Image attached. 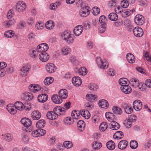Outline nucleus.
<instances>
[{
	"label": "nucleus",
	"instance_id": "23",
	"mask_svg": "<svg viewBox=\"0 0 151 151\" xmlns=\"http://www.w3.org/2000/svg\"><path fill=\"white\" fill-rule=\"evenodd\" d=\"M105 116L106 118L109 122L114 120V119H116V116L114 114L110 112H107L105 114Z\"/></svg>",
	"mask_w": 151,
	"mask_h": 151
},
{
	"label": "nucleus",
	"instance_id": "54",
	"mask_svg": "<svg viewBox=\"0 0 151 151\" xmlns=\"http://www.w3.org/2000/svg\"><path fill=\"white\" fill-rule=\"evenodd\" d=\"M121 5L122 7L126 8L129 6V4L127 0H123L121 2Z\"/></svg>",
	"mask_w": 151,
	"mask_h": 151
},
{
	"label": "nucleus",
	"instance_id": "20",
	"mask_svg": "<svg viewBox=\"0 0 151 151\" xmlns=\"http://www.w3.org/2000/svg\"><path fill=\"white\" fill-rule=\"evenodd\" d=\"M128 144V142L126 140H122L119 143L118 145V148L120 150H124L125 149Z\"/></svg>",
	"mask_w": 151,
	"mask_h": 151
},
{
	"label": "nucleus",
	"instance_id": "14",
	"mask_svg": "<svg viewBox=\"0 0 151 151\" xmlns=\"http://www.w3.org/2000/svg\"><path fill=\"white\" fill-rule=\"evenodd\" d=\"M73 83L76 86H78L82 83V81L81 79L78 76L74 77L72 80Z\"/></svg>",
	"mask_w": 151,
	"mask_h": 151
},
{
	"label": "nucleus",
	"instance_id": "39",
	"mask_svg": "<svg viewBox=\"0 0 151 151\" xmlns=\"http://www.w3.org/2000/svg\"><path fill=\"white\" fill-rule=\"evenodd\" d=\"M108 18L111 21H115L117 20L118 16L117 14L114 13H111L108 15Z\"/></svg>",
	"mask_w": 151,
	"mask_h": 151
},
{
	"label": "nucleus",
	"instance_id": "15",
	"mask_svg": "<svg viewBox=\"0 0 151 151\" xmlns=\"http://www.w3.org/2000/svg\"><path fill=\"white\" fill-rule=\"evenodd\" d=\"M109 127L112 130H116L120 128V125L117 122L113 120L109 124Z\"/></svg>",
	"mask_w": 151,
	"mask_h": 151
},
{
	"label": "nucleus",
	"instance_id": "10",
	"mask_svg": "<svg viewBox=\"0 0 151 151\" xmlns=\"http://www.w3.org/2000/svg\"><path fill=\"white\" fill-rule=\"evenodd\" d=\"M48 45L46 43H42L40 44L37 47V50L40 52H45L48 49Z\"/></svg>",
	"mask_w": 151,
	"mask_h": 151
},
{
	"label": "nucleus",
	"instance_id": "34",
	"mask_svg": "<svg viewBox=\"0 0 151 151\" xmlns=\"http://www.w3.org/2000/svg\"><path fill=\"white\" fill-rule=\"evenodd\" d=\"M24 104L20 101L16 102L14 104L15 107L20 111L23 110Z\"/></svg>",
	"mask_w": 151,
	"mask_h": 151
},
{
	"label": "nucleus",
	"instance_id": "56",
	"mask_svg": "<svg viewBox=\"0 0 151 151\" xmlns=\"http://www.w3.org/2000/svg\"><path fill=\"white\" fill-rule=\"evenodd\" d=\"M69 48L66 47H64L62 49V54L63 55H67L69 52Z\"/></svg>",
	"mask_w": 151,
	"mask_h": 151
},
{
	"label": "nucleus",
	"instance_id": "33",
	"mask_svg": "<svg viewBox=\"0 0 151 151\" xmlns=\"http://www.w3.org/2000/svg\"><path fill=\"white\" fill-rule=\"evenodd\" d=\"M97 97L96 95L93 94H87L86 96V100L90 102L93 101Z\"/></svg>",
	"mask_w": 151,
	"mask_h": 151
},
{
	"label": "nucleus",
	"instance_id": "63",
	"mask_svg": "<svg viewBox=\"0 0 151 151\" xmlns=\"http://www.w3.org/2000/svg\"><path fill=\"white\" fill-rule=\"evenodd\" d=\"M132 119H129L127 120L125 126L128 128L130 127L132 125Z\"/></svg>",
	"mask_w": 151,
	"mask_h": 151
},
{
	"label": "nucleus",
	"instance_id": "51",
	"mask_svg": "<svg viewBox=\"0 0 151 151\" xmlns=\"http://www.w3.org/2000/svg\"><path fill=\"white\" fill-rule=\"evenodd\" d=\"M87 72L86 69L84 67L80 68L78 70V73L80 75H86Z\"/></svg>",
	"mask_w": 151,
	"mask_h": 151
},
{
	"label": "nucleus",
	"instance_id": "42",
	"mask_svg": "<svg viewBox=\"0 0 151 151\" xmlns=\"http://www.w3.org/2000/svg\"><path fill=\"white\" fill-rule=\"evenodd\" d=\"M64 121L65 124L70 125L73 123V119L71 117H67L64 119Z\"/></svg>",
	"mask_w": 151,
	"mask_h": 151
},
{
	"label": "nucleus",
	"instance_id": "6",
	"mask_svg": "<svg viewBox=\"0 0 151 151\" xmlns=\"http://www.w3.org/2000/svg\"><path fill=\"white\" fill-rule=\"evenodd\" d=\"M134 22L138 25H141L145 23V19L144 17L140 14L136 16L134 18Z\"/></svg>",
	"mask_w": 151,
	"mask_h": 151
},
{
	"label": "nucleus",
	"instance_id": "37",
	"mask_svg": "<svg viewBox=\"0 0 151 151\" xmlns=\"http://www.w3.org/2000/svg\"><path fill=\"white\" fill-rule=\"evenodd\" d=\"M113 112L116 114L120 115L122 113V110L121 108L117 106H114L112 108Z\"/></svg>",
	"mask_w": 151,
	"mask_h": 151
},
{
	"label": "nucleus",
	"instance_id": "50",
	"mask_svg": "<svg viewBox=\"0 0 151 151\" xmlns=\"http://www.w3.org/2000/svg\"><path fill=\"white\" fill-rule=\"evenodd\" d=\"M78 113L76 111H72L71 113V116L73 117V118L75 119H78L79 118L80 116L79 112L78 111Z\"/></svg>",
	"mask_w": 151,
	"mask_h": 151
},
{
	"label": "nucleus",
	"instance_id": "24",
	"mask_svg": "<svg viewBox=\"0 0 151 151\" xmlns=\"http://www.w3.org/2000/svg\"><path fill=\"white\" fill-rule=\"evenodd\" d=\"M123 107L124 108L125 112L128 114H130L133 112V109L132 107L128 106L126 104H124L122 105Z\"/></svg>",
	"mask_w": 151,
	"mask_h": 151
},
{
	"label": "nucleus",
	"instance_id": "45",
	"mask_svg": "<svg viewBox=\"0 0 151 151\" xmlns=\"http://www.w3.org/2000/svg\"><path fill=\"white\" fill-rule=\"evenodd\" d=\"M14 35V32L12 30H9L6 32L4 35L6 37L8 38H11L13 37Z\"/></svg>",
	"mask_w": 151,
	"mask_h": 151
},
{
	"label": "nucleus",
	"instance_id": "48",
	"mask_svg": "<svg viewBox=\"0 0 151 151\" xmlns=\"http://www.w3.org/2000/svg\"><path fill=\"white\" fill-rule=\"evenodd\" d=\"M130 147L133 149L136 148L138 146V143L135 140L131 141L130 142Z\"/></svg>",
	"mask_w": 151,
	"mask_h": 151
},
{
	"label": "nucleus",
	"instance_id": "30",
	"mask_svg": "<svg viewBox=\"0 0 151 151\" xmlns=\"http://www.w3.org/2000/svg\"><path fill=\"white\" fill-rule=\"evenodd\" d=\"M123 137V133L121 131H117L114 134L113 136V137L115 139H120Z\"/></svg>",
	"mask_w": 151,
	"mask_h": 151
},
{
	"label": "nucleus",
	"instance_id": "17",
	"mask_svg": "<svg viewBox=\"0 0 151 151\" xmlns=\"http://www.w3.org/2000/svg\"><path fill=\"white\" fill-rule=\"evenodd\" d=\"M83 30V27L82 25L76 26L74 29V33L76 36H78L82 33Z\"/></svg>",
	"mask_w": 151,
	"mask_h": 151
},
{
	"label": "nucleus",
	"instance_id": "46",
	"mask_svg": "<svg viewBox=\"0 0 151 151\" xmlns=\"http://www.w3.org/2000/svg\"><path fill=\"white\" fill-rule=\"evenodd\" d=\"M108 126L107 123L106 122H104L100 125L99 127L101 131H104L107 129Z\"/></svg>",
	"mask_w": 151,
	"mask_h": 151
},
{
	"label": "nucleus",
	"instance_id": "27",
	"mask_svg": "<svg viewBox=\"0 0 151 151\" xmlns=\"http://www.w3.org/2000/svg\"><path fill=\"white\" fill-rule=\"evenodd\" d=\"M99 106L102 108L105 109L109 105L108 102L105 100H100L99 102Z\"/></svg>",
	"mask_w": 151,
	"mask_h": 151
},
{
	"label": "nucleus",
	"instance_id": "55",
	"mask_svg": "<svg viewBox=\"0 0 151 151\" xmlns=\"http://www.w3.org/2000/svg\"><path fill=\"white\" fill-rule=\"evenodd\" d=\"M22 139L24 142H27L29 140L28 136L25 134H22Z\"/></svg>",
	"mask_w": 151,
	"mask_h": 151
},
{
	"label": "nucleus",
	"instance_id": "41",
	"mask_svg": "<svg viewBox=\"0 0 151 151\" xmlns=\"http://www.w3.org/2000/svg\"><path fill=\"white\" fill-rule=\"evenodd\" d=\"M16 23L15 20L13 19L9 20L7 22H5L4 26L6 27H9L10 26L13 25Z\"/></svg>",
	"mask_w": 151,
	"mask_h": 151
},
{
	"label": "nucleus",
	"instance_id": "57",
	"mask_svg": "<svg viewBox=\"0 0 151 151\" xmlns=\"http://www.w3.org/2000/svg\"><path fill=\"white\" fill-rule=\"evenodd\" d=\"M115 12L117 13H121L123 10V9L121 7H120L119 6H116L115 7Z\"/></svg>",
	"mask_w": 151,
	"mask_h": 151
},
{
	"label": "nucleus",
	"instance_id": "62",
	"mask_svg": "<svg viewBox=\"0 0 151 151\" xmlns=\"http://www.w3.org/2000/svg\"><path fill=\"white\" fill-rule=\"evenodd\" d=\"M92 122L94 123H97L99 122V119L97 115H95L91 118Z\"/></svg>",
	"mask_w": 151,
	"mask_h": 151
},
{
	"label": "nucleus",
	"instance_id": "44",
	"mask_svg": "<svg viewBox=\"0 0 151 151\" xmlns=\"http://www.w3.org/2000/svg\"><path fill=\"white\" fill-rule=\"evenodd\" d=\"M132 86L134 87H139V84L138 80L136 78H133L131 82Z\"/></svg>",
	"mask_w": 151,
	"mask_h": 151
},
{
	"label": "nucleus",
	"instance_id": "5",
	"mask_svg": "<svg viewBox=\"0 0 151 151\" xmlns=\"http://www.w3.org/2000/svg\"><path fill=\"white\" fill-rule=\"evenodd\" d=\"M21 123L25 127L27 128L24 129V131L26 132H29V131H28L27 127L30 126L32 124L31 120L28 118H22L21 120Z\"/></svg>",
	"mask_w": 151,
	"mask_h": 151
},
{
	"label": "nucleus",
	"instance_id": "18",
	"mask_svg": "<svg viewBox=\"0 0 151 151\" xmlns=\"http://www.w3.org/2000/svg\"><path fill=\"white\" fill-rule=\"evenodd\" d=\"M41 116V113L37 111H35L32 112L31 115L32 119L35 120H38L40 118Z\"/></svg>",
	"mask_w": 151,
	"mask_h": 151
},
{
	"label": "nucleus",
	"instance_id": "1",
	"mask_svg": "<svg viewBox=\"0 0 151 151\" xmlns=\"http://www.w3.org/2000/svg\"><path fill=\"white\" fill-rule=\"evenodd\" d=\"M64 108L60 106H57L53 109V111H49L46 114L47 118L49 119L53 120L56 119L59 114L63 115L65 113Z\"/></svg>",
	"mask_w": 151,
	"mask_h": 151
},
{
	"label": "nucleus",
	"instance_id": "8",
	"mask_svg": "<svg viewBox=\"0 0 151 151\" xmlns=\"http://www.w3.org/2000/svg\"><path fill=\"white\" fill-rule=\"evenodd\" d=\"M30 68L29 66L26 65L22 67L20 70V75L22 77H25L27 75Z\"/></svg>",
	"mask_w": 151,
	"mask_h": 151
},
{
	"label": "nucleus",
	"instance_id": "12",
	"mask_svg": "<svg viewBox=\"0 0 151 151\" xmlns=\"http://www.w3.org/2000/svg\"><path fill=\"white\" fill-rule=\"evenodd\" d=\"M46 69L47 72L49 73L55 72L56 70L55 65L52 63L47 64L46 66Z\"/></svg>",
	"mask_w": 151,
	"mask_h": 151
},
{
	"label": "nucleus",
	"instance_id": "28",
	"mask_svg": "<svg viewBox=\"0 0 151 151\" xmlns=\"http://www.w3.org/2000/svg\"><path fill=\"white\" fill-rule=\"evenodd\" d=\"M23 99L26 101H30L34 98L33 94L31 93H27L23 95Z\"/></svg>",
	"mask_w": 151,
	"mask_h": 151
},
{
	"label": "nucleus",
	"instance_id": "60",
	"mask_svg": "<svg viewBox=\"0 0 151 151\" xmlns=\"http://www.w3.org/2000/svg\"><path fill=\"white\" fill-rule=\"evenodd\" d=\"M88 88L89 89L92 91H96L97 89L98 88L97 86L95 84H90L88 86Z\"/></svg>",
	"mask_w": 151,
	"mask_h": 151
},
{
	"label": "nucleus",
	"instance_id": "47",
	"mask_svg": "<svg viewBox=\"0 0 151 151\" xmlns=\"http://www.w3.org/2000/svg\"><path fill=\"white\" fill-rule=\"evenodd\" d=\"M38 50L35 51V50H32L30 52V56L33 58L36 59L37 58V55H38Z\"/></svg>",
	"mask_w": 151,
	"mask_h": 151
},
{
	"label": "nucleus",
	"instance_id": "35",
	"mask_svg": "<svg viewBox=\"0 0 151 151\" xmlns=\"http://www.w3.org/2000/svg\"><path fill=\"white\" fill-rule=\"evenodd\" d=\"M2 136H4V139L7 142H9L12 141L13 139V136L10 134H2Z\"/></svg>",
	"mask_w": 151,
	"mask_h": 151
},
{
	"label": "nucleus",
	"instance_id": "59",
	"mask_svg": "<svg viewBox=\"0 0 151 151\" xmlns=\"http://www.w3.org/2000/svg\"><path fill=\"white\" fill-rule=\"evenodd\" d=\"M14 15V12L12 9H10L7 14V17L8 19H10L13 17Z\"/></svg>",
	"mask_w": 151,
	"mask_h": 151
},
{
	"label": "nucleus",
	"instance_id": "25",
	"mask_svg": "<svg viewBox=\"0 0 151 151\" xmlns=\"http://www.w3.org/2000/svg\"><path fill=\"white\" fill-rule=\"evenodd\" d=\"M77 126L79 130L82 131L84 130L85 127V123L83 121L80 120L77 122Z\"/></svg>",
	"mask_w": 151,
	"mask_h": 151
},
{
	"label": "nucleus",
	"instance_id": "52",
	"mask_svg": "<svg viewBox=\"0 0 151 151\" xmlns=\"http://www.w3.org/2000/svg\"><path fill=\"white\" fill-rule=\"evenodd\" d=\"M63 145L65 147L67 148H71L73 145L72 143L69 141H65L63 143Z\"/></svg>",
	"mask_w": 151,
	"mask_h": 151
},
{
	"label": "nucleus",
	"instance_id": "31",
	"mask_svg": "<svg viewBox=\"0 0 151 151\" xmlns=\"http://www.w3.org/2000/svg\"><path fill=\"white\" fill-rule=\"evenodd\" d=\"M107 148L110 150H114L115 147L114 142L112 140L109 141L106 143Z\"/></svg>",
	"mask_w": 151,
	"mask_h": 151
},
{
	"label": "nucleus",
	"instance_id": "3",
	"mask_svg": "<svg viewBox=\"0 0 151 151\" xmlns=\"http://www.w3.org/2000/svg\"><path fill=\"white\" fill-rule=\"evenodd\" d=\"M96 63L98 67L101 69H105L107 68L108 64L106 62H103L101 57H98L96 59Z\"/></svg>",
	"mask_w": 151,
	"mask_h": 151
},
{
	"label": "nucleus",
	"instance_id": "19",
	"mask_svg": "<svg viewBox=\"0 0 151 151\" xmlns=\"http://www.w3.org/2000/svg\"><path fill=\"white\" fill-rule=\"evenodd\" d=\"M120 88L123 93L127 94L130 93L132 90L131 87L127 85L121 86Z\"/></svg>",
	"mask_w": 151,
	"mask_h": 151
},
{
	"label": "nucleus",
	"instance_id": "26",
	"mask_svg": "<svg viewBox=\"0 0 151 151\" xmlns=\"http://www.w3.org/2000/svg\"><path fill=\"white\" fill-rule=\"evenodd\" d=\"M14 107L13 104H9L7 105L6 109L11 114H14L17 112L16 110L14 109Z\"/></svg>",
	"mask_w": 151,
	"mask_h": 151
},
{
	"label": "nucleus",
	"instance_id": "21",
	"mask_svg": "<svg viewBox=\"0 0 151 151\" xmlns=\"http://www.w3.org/2000/svg\"><path fill=\"white\" fill-rule=\"evenodd\" d=\"M51 99L54 103L57 104H60L62 102V99L57 95H52L51 97Z\"/></svg>",
	"mask_w": 151,
	"mask_h": 151
},
{
	"label": "nucleus",
	"instance_id": "40",
	"mask_svg": "<svg viewBox=\"0 0 151 151\" xmlns=\"http://www.w3.org/2000/svg\"><path fill=\"white\" fill-rule=\"evenodd\" d=\"M54 81V79L53 78L48 77L46 78L44 80V82L46 85H48L52 83Z\"/></svg>",
	"mask_w": 151,
	"mask_h": 151
},
{
	"label": "nucleus",
	"instance_id": "29",
	"mask_svg": "<svg viewBox=\"0 0 151 151\" xmlns=\"http://www.w3.org/2000/svg\"><path fill=\"white\" fill-rule=\"evenodd\" d=\"M45 122L43 119H41L38 121L36 124V126L37 128H42L45 125Z\"/></svg>",
	"mask_w": 151,
	"mask_h": 151
},
{
	"label": "nucleus",
	"instance_id": "61",
	"mask_svg": "<svg viewBox=\"0 0 151 151\" xmlns=\"http://www.w3.org/2000/svg\"><path fill=\"white\" fill-rule=\"evenodd\" d=\"M38 130L39 136H43L46 133L45 130L42 129V128H37Z\"/></svg>",
	"mask_w": 151,
	"mask_h": 151
},
{
	"label": "nucleus",
	"instance_id": "58",
	"mask_svg": "<svg viewBox=\"0 0 151 151\" xmlns=\"http://www.w3.org/2000/svg\"><path fill=\"white\" fill-rule=\"evenodd\" d=\"M35 27L38 30H40L44 27V24L42 22H39L37 24Z\"/></svg>",
	"mask_w": 151,
	"mask_h": 151
},
{
	"label": "nucleus",
	"instance_id": "9",
	"mask_svg": "<svg viewBox=\"0 0 151 151\" xmlns=\"http://www.w3.org/2000/svg\"><path fill=\"white\" fill-rule=\"evenodd\" d=\"M26 8L25 4L22 1L18 2L16 5V9L18 12H21L23 11Z\"/></svg>",
	"mask_w": 151,
	"mask_h": 151
},
{
	"label": "nucleus",
	"instance_id": "64",
	"mask_svg": "<svg viewBox=\"0 0 151 151\" xmlns=\"http://www.w3.org/2000/svg\"><path fill=\"white\" fill-rule=\"evenodd\" d=\"M139 1L140 5L142 6L147 5L148 2L147 0H139Z\"/></svg>",
	"mask_w": 151,
	"mask_h": 151
},
{
	"label": "nucleus",
	"instance_id": "49",
	"mask_svg": "<svg viewBox=\"0 0 151 151\" xmlns=\"http://www.w3.org/2000/svg\"><path fill=\"white\" fill-rule=\"evenodd\" d=\"M127 79L126 78H121L119 79V84L122 86L124 85H126V84L127 83Z\"/></svg>",
	"mask_w": 151,
	"mask_h": 151
},
{
	"label": "nucleus",
	"instance_id": "2",
	"mask_svg": "<svg viewBox=\"0 0 151 151\" xmlns=\"http://www.w3.org/2000/svg\"><path fill=\"white\" fill-rule=\"evenodd\" d=\"M62 39L68 44L72 43L74 40L73 35L69 32H64L61 35Z\"/></svg>",
	"mask_w": 151,
	"mask_h": 151
},
{
	"label": "nucleus",
	"instance_id": "16",
	"mask_svg": "<svg viewBox=\"0 0 151 151\" xmlns=\"http://www.w3.org/2000/svg\"><path fill=\"white\" fill-rule=\"evenodd\" d=\"M48 99V96L45 94H41L37 97L38 101L41 103L45 102Z\"/></svg>",
	"mask_w": 151,
	"mask_h": 151
},
{
	"label": "nucleus",
	"instance_id": "13",
	"mask_svg": "<svg viewBox=\"0 0 151 151\" xmlns=\"http://www.w3.org/2000/svg\"><path fill=\"white\" fill-rule=\"evenodd\" d=\"M59 97L61 99H66L68 97V91L65 89H61L58 92Z\"/></svg>",
	"mask_w": 151,
	"mask_h": 151
},
{
	"label": "nucleus",
	"instance_id": "22",
	"mask_svg": "<svg viewBox=\"0 0 151 151\" xmlns=\"http://www.w3.org/2000/svg\"><path fill=\"white\" fill-rule=\"evenodd\" d=\"M126 58L128 62L130 63H133L135 61V58L134 56L132 53H129L126 55Z\"/></svg>",
	"mask_w": 151,
	"mask_h": 151
},
{
	"label": "nucleus",
	"instance_id": "4",
	"mask_svg": "<svg viewBox=\"0 0 151 151\" xmlns=\"http://www.w3.org/2000/svg\"><path fill=\"white\" fill-rule=\"evenodd\" d=\"M133 31L134 35L137 37H142L144 34L143 30L138 26L134 28L133 29Z\"/></svg>",
	"mask_w": 151,
	"mask_h": 151
},
{
	"label": "nucleus",
	"instance_id": "36",
	"mask_svg": "<svg viewBox=\"0 0 151 151\" xmlns=\"http://www.w3.org/2000/svg\"><path fill=\"white\" fill-rule=\"evenodd\" d=\"M132 13V12L129 9L123 10L122 14V17H127Z\"/></svg>",
	"mask_w": 151,
	"mask_h": 151
},
{
	"label": "nucleus",
	"instance_id": "38",
	"mask_svg": "<svg viewBox=\"0 0 151 151\" xmlns=\"http://www.w3.org/2000/svg\"><path fill=\"white\" fill-rule=\"evenodd\" d=\"M99 20L101 25H106L107 22V18L104 15L100 16L99 18Z\"/></svg>",
	"mask_w": 151,
	"mask_h": 151
},
{
	"label": "nucleus",
	"instance_id": "7",
	"mask_svg": "<svg viewBox=\"0 0 151 151\" xmlns=\"http://www.w3.org/2000/svg\"><path fill=\"white\" fill-rule=\"evenodd\" d=\"M133 106L134 109L137 111H140L142 107V103L139 100L135 101L133 103Z\"/></svg>",
	"mask_w": 151,
	"mask_h": 151
},
{
	"label": "nucleus",
	"instance_id": "53",
	"mask_svg": "<svg viewBox=\"0 0 151 151\" xmlns=\"http://www.w3.org/2000/svg\"><path fill=\"white\" fill-rule=\"evenodd\" d=\"M100 9L97 7H94L92 9V12L94 15H98L100 13Z\"/></svg>",
	"mask_w": 151,
	"mask_h": 151
},
{
	"label": "nucleus",
	"instance_id": "11",
	"mask_svg": "<svg viewBox=\"0 0 151 151\" xmlns=\"http://www.w3.org/2000/svg\"><path fill=\"white\" fill-rule=\"evenodd\" d=\"M39 58L42 62L47 61L49 58V56L48 54L45 52H41L39 55Z\"/></svg>",
	"mask_w": 151,
	"mask_h": 151
},
{
	"label": "nucleus",
	"instance_id": "32",
	"mask_svg": "<svg viewBox=\"0 0 151 151\" xmlns=\"http://www.w3.org/2000/svg\"><path fill=\"white\" fill-rule=\"evenodd\" d=\"M45 26L47 29H51L54 27V22L52 21H48L46 23Z\"/></svg>",
	"mask_w": 151,
	"mask_h": 151
},
{
	"label": "nucleus",
	"instance_id": "43",
	"mask_svg": "<svg viewBox=\"0 0 151 151\" xmlns=\"http://www.w3.org/2000/svg\"><path fill=\"white\" fill-rule=\"evenodd\" d=\"M102 146V144L100 142H94L92 144V147L95 149H99Z\"/></svg>",
	"mask_w": 151,
	"mask_h": 151
}]
</instances>
